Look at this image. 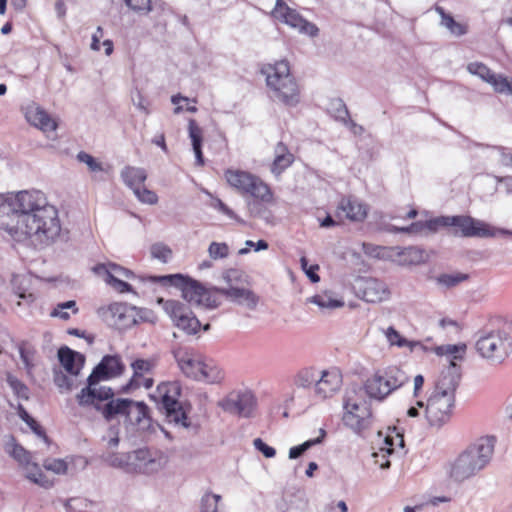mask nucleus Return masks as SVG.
<instances>
[{
	"mask_svg": "<svg viewBox=\"0 0 512 512\" xmlns=\"http://www.w3.org/2000/svg\"><path fill=\"white\" fill-rule=\"evenodd\" d=\"M51 206L53 204L40 190L0 193V229L9 233Z\"/></svg>",
	"mask_w": 512,
	"mask_h": 512,
	"instance_id": "f257e3e1",
	"label": "nucleus"
},
{
	"mask_svg": "<svg viewBox=\"0 0 512 512\" xmlns=\"http://www.w3.org/2000/svg\"><path fill=\"white\" fill-rule=\"evenodd\" d=\"M460 378V369L454 362L441 371L426 402L425 418L431 427L440 428L450 420Z\"/></svg>",
	"mask_w": 512,
	"mask_h": 512,
	"instance_id": "f03ea898",
	"label": "nucleus"
},
{
	"mask_svg": "<svg viewBox=\"0 0 512 512\" xmlns=\"http://www.w3.org/2000/svg\"><path fill=\"white\" fill-rule=\"evenodd\" d=\"M495 445V436L486 435L478 438L450 463L449 477L454 482L461 483L476 476L490 464Z\"/></svg>",
	"mask_w": 512,
	"mask_h": 512,
	"instance_id": "7ed1b4c3",
	"label": "nucleus"
},
{
	"mask_svg": "<svg viewBox=\"0 0 512 512\" xmlns=\"http://www.w3.org/2000/svg\"><path fill=\"white\" fill-rule=\"evenodd\" d=\"M62 230L59 211L56 206L44 209L28 223L15 226L8 234L16 241L30 240L35 246H49L60 236Z\"/></svg>",
	"mask_w": 512,
	"mask_h": 512,
	"instance_id": "20e7f679",
	"label": "nucleus"
},
{
	"mask_svg": "<svg viewBox=\"0 0 512 512\" xmlns=\"http://www.w3.org/2000/svg\"><path fill=\"white\" fill-rule=\"evenodd\" d=\"M124 365L119 356H104L87 379V386L76 395L81 407H95L114 397L110 387L98 386L101 379L122 374Z\"/></svg>",
	"mask_w": 512,
	"mask_h": 512,
	"instance_id": "39448f33",
	"label": "nucleus"
},
{
	"mask_svg": "<svg viewBox=\"0 0 512 512\" xmlns=\"http://www.w3.org/2000/svg\"><path fill=\"white\" fill-rule=\"evenodd\" d=\"M475 349L491 363H503L512 353V319L503 321L497 328L481 331Z\"/></svg>",
	"mask_w": 512,
	"mask_h": 512,
	"instance_id": "423d86ee",
	"label": "nucleus"
},
{
	"mask_svg": "<svg viewBox=\"0 0 512 512\" xmlns=\"http://www.w3.org/2000/svg\"><path fill=\"white\" fill-rule=\"evenodd\" d=\"M262 74L266 77V84L270 96L286 106H295L300 100V90L297 82L290 73L287 61H279L268 64L262 68Z\"/></svg>",
	"mask_w": 512,
	"mask_h": 512,
	"instance_id": "0eeeda50",
	"label": "nucleus"
},
{
	"mask_svg": "<svg viewBox=\"0 0 512 512\" xmlns=\"http://www.w3.org/2000/svg\"><path fill=\"white\" fill-rule=\"evenodd\" d=\"M153 282H160L163 285H171L181 290L182 297L189 303L204 307L206 309H215L221 302L216 297V287L206 288L199 281L182 274H171L164 276H151Z\"/></svg>",
	"mask_w": 512,
	"mask_h": 512,
	"instance_id": "6e6552de",
	"label": "nucleus"
},
{
	"mask_svg": "<svg viewBox=\"0 0 512 512\" xmlns=\"http://www.w3.org/2000/svg\"><path fill=\"white\" fill-rule=\"evenodd\" d=\"M153 282H160L163 285H171L181 290L182 297L189 303L204 307L206 309H215L221 302L216 297V287L206 288L199 281L182 274H171L164 276H151Z\"/></svg>",
	"mask_w": 512,
	"mask_h": 512,
	"instance_id": "1a4fd4ad",
	"label": "nucleus"
},
{
	"mask_svg": "<svg viewBox=\"0 0 512 512\" xmlns=\"http://www.w3.org/2000/svg\"><path fill=\"white\" fill-rule=\"evenodd\" d=\"M103 457L104 462L112 467L132 466L134 469L146 474L161 470L168 461L167 456L163 452L148 448H140L126 454L108 452Z\"/></svg>",
	"mask_w": 512,
	"mask_h": 512,
	"instance_id": "9d476101",
	"label": "nucleus"
},
{
	"mask_svg": "<svg viewBox=\"0 0 512 512\" xmlns=\"http://www.w3.org/2000/svg\"><path fill=\"white\" fill-rule=\"evenodd\" d=\"M93 408L99 411L107 421L116 415H124L131 424L137 425L139 429L145 430L150 427L149 408L144 402L111 398Z\"/></svg>",
	"mask_w": 512,
	"mask_h": 512,
	"instance_id": "9b49d317",
	"label": "nucleus"
},
{
	"mask_svg": "<svg viewBox=\"0 0 512 512\" xmlns=\"http://www.w3.org/2000/svg\"><path fill=\"white\" fill-rule=\"evenodd\" d=\"M409 381L408 375L398 366L378 370L364 382V389L371 399L383 401Z\"/></svg>",
	"mask_w": 512,
	"mask_h": 512,
	"instance_id": "f8f14e48",
	"label": "nucleus"
},
{
	"mask_svg": "<svg viewBox=\"0 0 512 512\" xmlns=\"http://www.w3.org/2000/svg\"><path fill=\"white\" fill-rule=\"evenodd\" d=\"M360 389L356 387L347 390L344 399L343 423L356 433L367 429L372 422V412L369 403L359 396Z\"/></svg>",
	"mask_w": 512,
	"mask_h": 512,
	"instance_id": "ddd939ff",
	"label": "nucleus"
},
{
	"mask_svg": "<svg viewBox=\"0 0 512 512\" xmlns=\"http://www.w3.org/2000/svg\"><path fill=\"white\" fill-rule=\"evenodd\" d=\"M448 232L456 237H496L498 235H512L511 231L495 229L483 221L471 216H448Z\"/></svg>",
	"mask_w": 512,
	"mask_h": 512,
	"instance_id": "4468645a",
	"label": "nucleus"
},
{
	"mask_svg": "<svg viewBox=\"0 0 512 512\" xmlns=\"http://www.w3.org/2000/svg\"><path fill=\"white\" fill-rule=\"evenodd\" d=\"M157 393L158 397L161 399V404L168 422L189 429L192 425L179 402L181 394L180 384L176 381L161 383L157 387Z\"/></svg>",
	"mask_w": 512,
	"mask_h": 512,
	"instance_id": "2eb2a0df",
	"label": "nucleus"
},
{
	"mask_svg": "<svg viewBox=\"0 0 512 512\" xmlns=\"http://www.w3.org/2000/svg\"><path fill=\"white\" fill-rule=\"evenodd\" d=\"M222 278L227 283V287L215 288V291L225 296L231 302L245 306L250 310H254L257 307L259 296L250 289L239 288L234 285L241 278L240 271L229 269L223 273Z\"/></svg>",
	"mask_w": 512,
	"mask_h": 512,
	"instance_id": "dca6fc26",
	"label": "nucleus"
},
{
	"mask_svg": "<svg viewBox=\"0 0 512 512\" xmlns=\"http://www.w3.org/2000/svg\"><path fill=\"white\" fill-rule=\"evenodd\" d=\"M225 178L228 184L241 193L249 194L261 200L270 197L269 187L257 176L241 170H227Z\"/></svg>",
	"mask_w": 512,
	"mask_h": 512,
	"instance_id": "f3484780",
	"label": "nucleus"
},
{
	"mask_svg": "<svg viewBox=\"0 0 512 512\" xmlns=\"http://www.w3.org/2000/svg\"><path fill=\"white\" fill-rule=\"evenodd\" d=\"M164 311L169 315L174 325L186 334H196L201 323L194 313L184 303L178 300H164L160 298Z\"/></svg>",
	"mask_w": 512,
	"mask_h": 512,
	"instance_id": "a211bd4d",
	"label": "nucleus"
},
{
	"mask_svg": "<svg viewBox=\"0 0 512 512\" xmlns=\"http://www.w3.org/2000/svg\"><path fill=\"white\" fill-rule=\"evenodd\" d=\"M271 15L276 20L296 29L301 34L312 38L319 34V28L314 23L303 18L299 12L289 7L283 0H276Z\"/></svg>",
	"mask_w": 512,
	"mask_h": 512,
	"instance_id": "6ab92c4d",
	"label": "nucleus"
},
{
	"mask_svg": "<svg viewBox=\"0 0 512 512\" xmlns=\"http://www.w3.org/2000/svg\"><path fill=\"white\" fill-rule=\"evenodd\" d=\"M98 315L109 325L118 330H127L136 325V307L127 303L115 302L98 309Z\"/></svg>",
	"mask_w": 512,
	"mask_h": 512,
	"instance_id": "aec40b11",
	"label": "nucleus"
},
{
	"mask_svg": "<svg viewBox=\"0 0 512 512\" xmlns=\"http://www.w3.org/2000/svg\"><path fill=\"white\" fill-rule=\"evenodd\" d=\"M223 411L249 418L257 406V399L250 390H234L219 402Z\"/></svg>",
	"mask_w": 512,
	"mask_h": 512,
	"instance_id": "412c9836",
	"label": "nucleus"
},
{
	"mask_svg": "<svg viewBox=\"0 0 512 512\" xmlns=\"http://www.w3.org/2000/svg\"><path fill=\"white\" fill-rule=\"evenodd\" d=\"M467 71L490 84L494 91L500 94L512 95V81L507 77L494 73L482 62H471L467 65Z\"/></svg>",
	"mask_w": 512,
	"mask_h": 512,
	"instance_id": "4be33fe9",
	"label": "nucleus"
},
{
	"mask_svg": "<svg viewBox=\"0 0 512 512\" xmlns=\"http://www.w3.org/2000/svg\"><path fill=\"white\" fill-rule=\"evenodd\" d=\"M172 353L182 373L195 380L205 357L191 347L178 346Z\"/></svg>",
	"mask_w": 512,
	"mask_h": 512,
	"instance_id": "5701e85b",
	"label": "nucleus"
},
{
	"mask_svg": "<svg viewBox=\"0 0 512 512\" xmlns=\"http://www.w3.org/2000/svg\"><path fill=\"white\" fill-rule=\"evenodd\" d=\"M356 293L364 301L379 303L390 296L387 285L376 278H360L356 282Z\"/></svg>",
	"mask_w": 512,
	"mask_h": 512,
	"instance_id": "b1692460",
	"label": "nucleus"
},
{
	"mask_svg": "<svg viewBox=\"0 0 512 512\" xmlns=\"http://www.w3.org/2000/svg\"><path fill=\"white\" fill-rule=\"evenodd\" d=\"M341 383L342 378L337 371H323L316 379L314 385L315 395L322 400L329 398L339 390Z\"/></svg>",
	"mask_w": 512,
	"mask_h": 512,
	"instance_id": "393cba45",
	"label": "nucleus"
},
{
	"mask_svg": "<svg viewBox=\"0 0 512 512\" xmlns=\"http://www.w3.org/2000/svg\"><path fill=\"white\" fill-rule=\"evenodd\" d=\"M336 216L340 219L361 222L367 216V207L356 198L343 197L337 206Z\"/></svg>",
	"mask_w": 512,
	"mask_h": 512,
	"instance_id": "a878e982",
	"label": "nucleus"
},
{
	"mask_svg": "<svg viewBox=\"0 0 512 512\" xmlns=\"http://www.w3.org/2000/svg\"><path fill=\"white\" fill-rule=\"evenodd\" d=\"M25 118L30 124L43 132L54 131L57 128L55 120L52 119L45 110L34 103L25 107Z\"/></svg>",
	"mask_w": 512,
	"mask_h": 512,
	"instance_id": "bb28decb",
	"label": "nucleus"
},
{
	"mask_svg": "<svg viewBox=\"0 0 512 512\" xmlns=\"http://www.w3.org/2000/svg\"><path fill=\"white\" fill-rule=\"evenodd\" d=\"M58 358L65 371L71 376H77L83 367L82 355L66 346L58 350Z\"/></svg>",
	"mask_w": 512,
	"mask_h": 512,
	"instance_id": "cd10ccee",
	"label": "nucleus"
},
{
	"mask_svg": "<svg viewBox=\"0 0 512 512\" xmlns=\"http://www.w3.org/2000/svg\"><path fill=\"white\" fill-rule=\"evenodd\" d=\"M5 452L12 457L24 469H28L32 463V454L20 445L14 436L9 435L4 444Z\"/></svg>",
	"mask_w": 512,
	"mask_h": 512,
	"instance_id": "c85d7f7f",
	"label": "nucleus"
},
{
	"mask_svg": "<svg viewBox=\"0 0 512 512\" xmlns=\"http://www.w3.org/2000/svg\"><path fill=\"white\" fill-rule=\"evenodd\" d=\"M293 162V154L283 142H278L274 148V160L271 164V172L275 176H280Z\"/></svg>",
	"mask_w": 512,
	"mask_h": 512,
	"instance_id": "c756f323",
	"label": "nucleus"
},
{
	"mask_svg": "<svg viewBox=\"0 0 512 512\" xmlns=\"http://www.w3.org/2000/svg\"><path fill=\"white\" fill-rule=\"evenodd\" d=\"M224 377L225 373L220 366L212 360L204 359L195 380L203 381L207 384H219L224 380Z\"/></svg>",
	"mask_w": 512,
	"mask_h": 512,
	"instance_id": "7c9ffc66",
	"label": "nucleus"
},
{
	"mask_svg": "<svg viewBox=\"0 0 512 512\" xmlns=\"http://www.w3.org/2000/svg\"><path fill=\"white\" fill-rule=\"evenodd\" d=\"M308 500L303 492L286 495L278 504L280 512H306Z\"/></svg>",
	"mask_w": 512,
	"mask_h": 512,
	"instance_id": "2f4dec72",
	"label": "nucleus"
},
{
	"mask_svg": "<svg viewBox=\"0 0 512 512\" xmlns=\"http://www.w3.org/2000/svg\"><path fill=\"white\" fill-rule=\"evenodd\" d=\"M155 367L154 360L147 359H137L131 363V368L133 370V376L124 390L127 388H139L141 387V378L150 373Z\"/></svg>",
	"mask_w": 512,
	"mask_h": 512,
	"instance_id": "473e14b6",
	"label": "nucleus"
},
{
	"mask_svg": "<svg viewBox=\"0 0 512 512\" xmlns=\"http://www.w3.org/2000/svg\"><path fill=\"white\" fill-rule=\"evenodd\" d=\"M188 132L192 142L193 151L196 157V164L202 166L204 165V158L201 149L203 141L202 128L196 123L194 119H190L188 123Z\"/></svg>",
	"mask_w": 512,
	"mask_h": 512,
	"instance_id": "72a5a7b5",
	"label": "nucleus"
},
{
	"mask_svg": "<svg viewBox=\"0 0 512 512\" xmlns=\"http://www.w3.org/2000/svg\"><path fill=\"white\" fill-rule=\"evenodd\" d=\"M121 178L134 191L144 184L147 174L143 168L126 166L121 171Z\"/></svg>",
	"mask_w": 512,
	"mask_h": 512,
	"instance_id": "f704fd0d",
	"label": "nucleus"
},
{
	"mask_svg": "<svg viewBox=\"0 0 512 512\" xmlns=\"http://www.w3.org/2000/svg\"><path fill=\"white\" fill-rule=\"evenodd\" d=\"M387 341L390 345H396L398 347H409L410 351L420 349L425 351L426 347L418 341H408L406 338L400 335V333L393 327H389L384 332Z\"/></svg>",
	"mask_w": 512,
	"mask_h": 512,
	"instance_id": "c9c22d12",
	"label": "nucleus"
},
{
	"mask_svg": "<svg viewBox=\"0 0 512 512\" xmlns=\"http://www.w3.org/2000/svg\"><path fill=\"white\" fill-rule=\"evenodd\" d=\"M435 10L441 17L440 24L449 30L451 34L459 37L467 33V26L456 22L454 18L450 14H447L442 7L436 6Z\"/></svg>",
	"mask_w": 512,
	"mask_h": 512,
	"instance_id": "e433bc0d",
	"label": "nucleus"
},
{
	"mask_svg": "<svg viewBox=\"0 0 512 512\" xmlns=\"http://www.w3.org/2000/svg\"><path fill=\"white\" fill-rule=\"evenodd\" d=\"M308 303L317 305L321 310H332L344 305V302L332 297L331 293L324 292L307 298Z\"/></svg>",
	"mask_w": 512,
	"mask_h": 512,
	"instance_id": "4c0bfd02",
	"label": "nucleus"
},
{
	"mask_svg": "<svg viewBox=\"0 0 512 512\" xmlns=\"http://www.w3.org/2000/svg\"><path fill=\"white\" fill-rule=\"evenodd\" d=\"M119 424L111 425L106 434L102 436V443L105 450L100 455V458L104 461V455L108 452L116 453L115 449L118 447L120 438H119Z\"/></svg>",
	"mask_w": 512,
	"mask_h": 512,
	"instance_id": "58836bf2",
	"label": "nucleus"
},
{
	"mask_svg": "<svg viewBox=\"0 0 512 512\" xmlns=\"http://www.w3.org/2000/svg\"><path fill=\"white\" fill-rule=\"evenodd\" d=\"M319 372L314 368L301 369L294 377L293 383L297 388H311L314 387Z\"/></svg>",
	"mask_w": 512,
	"mask_h": 512,
	"instance_id": "ea45409f",
	"label": "nucleus"
},
{
	"mask_svg": "<svg viewBox=\"0 0 512 512\" xmlns=\"http://www.w3.org/2000/svg\"><path fill=\"white\" fill-rule=\"evenodd\" d=\"M399 256L401 257L402 262L408 265H418L425 262L427 258L425 251L416 246L404 248L399 253Z\"/></svg>",
	"mask_w": 512,
	"mask_h": 512,
	"instance_id": "a19ab883",
	"label": "nucleus"
},
{
	"mask_svg": "<svg viewBox=\"0 0 512 512\" xmlns=\"http://www.w3.org/2000/svg\"><path fill=\"white\" fill-rule=\"evenodd\" d=\"M435 352L437 355H448L452 356V359L449 361V364L451 362H454L459 368L460 366L456 363V360H462L463 356L466 352V345L465 344H458V345H442L435 348ZM448 365L447 367H449Z\"/></svg>",
	"mask_w": 512,
	"mask_h": 512,
	"instance_id": "79ce46f5",
	"label": "nucleus"
},
{
	"mask_svg": "<svg viewBox=\"0 0 512 512\" xmlns=\"http://www.w3.org/2000/svg\"><path fill=\"white\" fill-rule=\"evenodd\" d=\"M467 279L468 275L464 273H443L437 276L435 281L439 286L450 289L466 281Z\"/></svg>",
	"mask_w": 512,
	"mask_h": 512,
	"instance_id": "37998d69",
	"label": "nucleus"
},
{
	"mask_svg": "<svg viewBox=\"0 0 512 512\" xmlns=\"http://www.w3.org/2000/svg\"><path fill=\"white\" fill-rule=\"evenodd\" d=\"M221 495L212 492H206L200 500L199 512H219V502Z\"/></svg>",
	"mask_w": 512,
	"mask_h": 512,
	"instance_id": "c03bdc74",
	"label": "nucleus"
},
{
	"mask_svg": "<svg viewBox=\"0 0 512 512\" xmlns=\"http://www.w3.org/2000/svg\"><path fill=\"white\" fill-rule=\"evenodd\" d=\"M325 435H326L325 430L320 429V436L319 437H317L315 439L307 440L304 443H302L301 445L294 446V447L290 448V450H289V458L290 459H296V458L300 457L308 449H310L314 445H317V444L321 443L323 438L325 437Z\"/></svg>",
	"mask_w": 512,
	"mask_h": 512,
	"instance_id": "a18cd8bd",
	"label": "nucleus"
},
{
	"mask_svg": "<svg viewBox=\"0 0 512 512\" xmlns=\"http://www.w3.org/2000/svg\"><path fill=\"white\" fill-rule=\"evenodd\" d=\"M68 309L71 310L73 314L78 313V308L74 300L58 303L51 311L50 316L68 320L70 318V314L66 311Z\"/></svg>",
	"mask_w": 512,
	"mask_h": 512,
	"instance_id": "49530a36",
	"label": "nucleus"
},
{
	"mask_svg": "<svg viewBox=\"0 0 512 512\" xmlns=\"http://www.w3.org/2000/svg\"><path fill=\"white\" fill-rule=\"evenodd\" d=\"M26 470V478L32 481L35 484H38L42 487H49L50 483L48 480H46L43 472L41 471L40 467L37 463L32 462L30 464V467Z\"/></svg>",
	"mask_w": 512,
	"mask_h": 512,
	"instance_id": "de8ad7c7",
	"label": "nucleus"
},
{
	"mask_svg": "<svg viewBox=\"0 0 512 512\" xmlns=\"http://www.w3.org/2000/svg\"><path fill=\"white\" fill-rule=\"evenodd\" d=\"M73 377L74 376L71 375L68 376L61 370L54 371V383L61 392H67L73 389L75 385Z\"/></svg>",
	"mask_w": 512,
	"mask_h": 512,
	"instance_id": "09e8293b",
	"label": "nucleus"
},
{
	"mask_svg": "<svg viewBox=\"0 0 512 512\" xmlns=\"http://www.w3.org/2000/svg\"><path fill=\"white\" fill-rule=\"evenodd\" d=\"M7 383L12 388L14 393L22 399L27 400L29 398V389L28 387L22 383L20 380H18L16 377H14L11 374L7 375L6 378Z\"/></svg>",
	"mask_w": 512,
	"mask_h": 512,
	"instance_id": "8fccbe9b",
	"label": "nucleus"
},
{
	"mask_svg": "<svg viewBox=\"0 0 512 512\" xmlns=\"http://www.w3.org/2000/svg\"><path fill=\"white\" fill-rule=\"evenodd\" d=\"M76 158L79 162L86 164L91 172H101L104 170L102 163L87 152L80 151Z\"/></svg>",
	"mask_w": 512,
	"mask_h": 512,
	"instance_id": "3c124183",
	"label": "nucleus"
},
{
	"mask_svg": "<svg viewBox=\"0 0 512 512\" xmlns=\"http://www.w3.org/2000/svg\"><path fill=\"white\" fill-rule=\"evenodd\" d=\"M150 251L153 258L158 259L163 263L168 262L172 255V250L163 243L153 244Z\"/></svg>",
	"mask_w": 512,
	"mask_h": 512,
	"instance_id": "603ef678",
	"label": "nucleus"
},
{
	"mask_svg": "<svg viewBox=\"0 0 512 512\" xmlns=\"http://www.w3.org/2000/svg\"><path fill=\"white\" fill-rule=\"evenodd\" d=\"M394 453V449L391 447H381L378 452L373 453L374 462L382 469H388L390 467V461L388 457Z\"/></svg>",
	"mask_w": 512,
	"mask_h": 512,
	"instance_id": "864d4df0",
	"label": "nucleus"
},
{
	"mask_svg": "<svg viewBox=\"0 0 512 512\" xmlns=\"http://www.w3.org/2000/svg\"><path fill=\"white\" fill-rule=\"evenodd\" d=\"M139 201L145 204L153 205L158 201V196L152 190L147 189L144 184L133 191Z\"/></svg>",
	"mask_w": 512,
	"mask_h": 512,
	"instance_id": "5fc2aeb1",
	"label": "nucleus"
},
{
	"mask_svg": "<svg viewBox=\"0 0 512 512\" xmlns=\"http://www.w3.org/2000/svg\"><path fill=\"white\" fill-rule=\"evenodd\" d=\"M208 253L212 259L226 258L229 254V247L226 243L212 242L209 245Z\"/></svg>",
	"mask_w": 512,
	"mask_h": 512,
	"instance_id": "6e6d98bb",
	"label": "nucleus"
},
{
	"mask_svg": "<svg viewBox=\"0 0 512 512\" xmlns=\"http://www.w3.org/2000/svg\"><path fill=\"white\" fill-rule=\"evenodd\" d=\"M424 226L426 227L427 234L435 233L441 228L448 229V216H440L424 221Z\"/></svg>",
	"mask_w": 512,
	"mask_h": 512,
	"instance_id": "4d7b16f0",
	"label": "nucleus"
},
{
	"mask_svg": "<svg viewBox=\"0 0 512 512\" xmlns=\"http://www.w3.org/2000/svg\"><path fill=\"white\" fill-rule=\"evenodd\" d=\"M43 466L46 470L55 474H65L67 472V463L63 459H46Z\"/></svg>",
	"mask_w": 512,
	"mask_h": 512,
	"instance_id": "13d9d810",
	"label": "nucleus"
},
{
	"mask_svg": "<svg viewBox=\"0 0 512 512\" xmlns=\"http://www.w3.org/2000/svg\"><path fill=\"white\" fill-rule=\"evenodd\" d=\"M391 232L395 233H409V234H427L426 227L424 226V222H415L412 223L408 227H397L392 226L390 229Z\"/></svg>",
	"mask_w": 512,
	"mask_h": 512,
	"instance_id": "bf43d9fd",
	"label": "nucleus"
},
{
	"mask_svg": "<svg viewBox=\"0 0 512 512\" xmlns=\"http://www.w3.org/2000/svg\"><path fill=\"white\" fill-rule=\"evenodd\" d=\"M125 4L134 12L147 14L151 11V0H124Z\"/></svg>",
	"mask_w": 512,
	"mask_h": 512,
	"instance_id": "052dcab7",
	"label": "nucleus"
},
{
	"mask_svg": "<svg viewBox=\"0 0 512 512\" xmlns=\"http://www.w3.org/2000/svg\"><path fill=\"white\" fill-rule=\"evenodd\" d=\"M392 433H395V435L388 434L385 438V447H391L394 449L395 446L399 447L400 449L404 448V437L403 434L400 433L396 427H393L390 429Z\"/></svg>",
	"mask_w": 512,
	"mask_h": 512,
	"instance_id": "680f3d73",
	"label": "nucleus"
},
{
	"mask_svg": "<svg viewBox=\"0 0 512 512\" xmlns=\"http://www.w3.org/2000/svg\"><path fill=\"white\" fill-rule=\"evenodd\" d=\"M110 272H111V274H109V278L130 279V278L134 277V274L132 271H130L124 267H121L117 264H114V263H110Z\"/></svg>",
	"mask_w": 512,
	"mask_h": 512,
	"instance_id": "e2e57ef3",
	"label": "nucleus"
},
{
	"mask_svg": "<svg viewBox=\"0 0 512 512\" xmlns=\"http://www.w3.org/2000/svg\"><path fill=\"white\" fill-rule=\"evenodd\" d=\"M136 312H137V315L135 316L136 325L141 322H148L151 324H154L156 322V316L154 315L152 310L136 307Z\"/></svg>",
	"mask_w": 512,
	"mask_h": 512,
	"instance_id": "0e129e2a",
	"label": "nucleus"
},
{
	"mask_svg": "<svg viewBox=\"0 0 512 512\" xmlns=\"http://www.w3.org/2000/svg\"><path fill=\"white\" fill-rule=\"evenodd\" d=\"M301 267L305 271L307 277L313 282L317 283L320 280V277L316 273V271L319 269L318 265H311L308 267V260L306 257H301L300 259Z\"/></svg>",
	"mask_w": 512,
	"mask_h": 512,
	"instance_id": "69168bd1",
	"label": "nucleus"
},
{
	"mask_svg": "<svg viewBox=\"0 0 512 512\" xmlns=\"http://www.w3.org/2000/svg\"><path fill=\"white\" fill-rule=\"evenodd\" d=\"M254 447L260 451L265 457L272 458L275 456L276 451L273 447L268 446L262 439L256 438L253 441Z\"/></svg>",
	"mask_w": 512,
	"mask_h": 512,
	"instance_id": "338daca9",
	"label": "nucleus"
},
{
	"mask_svg": "<svg viewBox=\"0 0 512 512\" xmlns=\"http://www.w3.org/2000/svg\"><path fill=\"white\" fill-rule=\"evenodd\" d=\"M132 102L133 104L143 113L149 114V103L146 101V99L143 97V95L136 91L135 94L132 95Z\"/></svg>",
	"mask_w": 512,
	"mask_h": 512,
	"instance_id": "774afa93",
	"label": "nucleus"
}]
</instances>
